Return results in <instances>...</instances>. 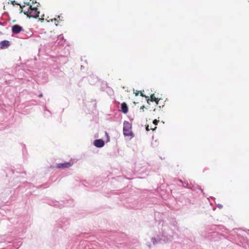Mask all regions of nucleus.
Instances as JSON below:
<instances>
[{"mask_svg": "<svg viewBox=\"0 0 249 249\" xmlns=\"http://www.w3.org/2000/svg\"><path fill=\"white\" fill-rule=\"evenodd\" d=\"M171 230L166 227H164L162 229V232L160 235H158L157 237H152L151 241L153 245H156L160 243H166V242L171 240L172 238V235L171 234Z\"/></svg>", "mask_w": 249, "mask_h": 249, "instance_id": "f257e3e1", "label": "nucleus"}, {"mask_svg": "<svg viewBox=\"0 0 249 249\" xmlns=\"http://www.w3.org/2000/svg\"><path fill=\"white\" fill-rule=\"evenodd\" d=\"M23 13L25 15H27L29 18H35L39 17L40 13L36 7H32L31 5H30L27 11H24Z\"/></svg>", "mask_w": 249, "mask_h": 249, "instance_id": "f03ea898", "label": "nucleus"}, {"mask_svg": "<svg viewBox=\"0 0 249 249\" xmlns=\"http://www.w3.org/2000/svg\"><path fill=\"white\" fill-rule=\"evenodd\" d=\"M131 124L128 121H124L123 127V133L125 136H132V137H134V134H133L131 131Z\"/></svg>", "mask_w": 249, "mask_h": 249, "instance_id": "7ed1b4c3", "label": "nucleus"}, {"mask_svg": "<svg viewBox=\"0 0 249 249\" xmlns=\"http://www.w3.org/2000/svg\"><path fill=\"white\" fill-rule=\"evenodd\" d=\"M22 30H23L22 27L18 24L14 25L12 28V32L13 34H18Z\"/></svg>", "mask_w": 249, "mask_h": 249, "instance_id": "20e7f679", "label": "nucleus"}, {"mask_svg": "<svg viewBox=\"0 0 249 249\" xmlns=\"http://www.w3.org/2000/svg\"><path fill=\"white\" fill-rule=\"evenodd\" d=\"M93 144L96 147L101 148L104 146L105 142L102 139H97L94 141Z\"/></svg>", "mask_w": 249, "mask_h": 249, "instance_id": "39448f33", "label": "nucleus"}, {"mask_svg": "<svg viewBox=\"0 0 249 249\" xmlns=\"http://www.w3.org/2000/svg\"><path fill=\"white\" fill-rule=\"evenodd\" d=\"M72 165V163L71 162H66L62 163L57 164L56 167L58 168H69Z\"/></svg>", "mask_w": 249, "mask_h": 249, "instance_id": "423d86ee", "label": "nucleus"}, {"mask_svg": "<svg viewBox=\"0 0 249 249\" xmlns=\"http://www.w3.org/2000/svg\"><path fill=\"white\" fill-rule=\"evenodd\" d=\"M10 45V41L8 40H3L0 42V49H4L9 47Z\"/></svg>", "mask_w": 249, "mask_h": 249, "instance_id": "0eeeda50", "label": "nucleus"}, {"mask_svg": "<svg viewBox=\"0 0 249 249\" xmlns=\"http://www.w3.org/2000/svg\"><path fill=\"white\" fill-rule=\"evenodd\" d=\"M122 111L124 113H126L128 112V107L125 103H123L121 105Z\"/></svg>", "mask_w": 249, "mask_h": 249, "instance_id": "6e6552de", "label": "nucleus"}, {"mask_svg": "<svg viewBox=\"0 0 249 249\" xmlns=\"http://www.w3.org/2000/svg\"><path fill=\"white\" fill-rule=\"evenodd\" d=\"M151 97V99H150V101H155L156 104L158 105V102H159V99H158V98H156L154 96V94H153L151 95L150 96Z\"/></svg>", "mask_w": 249, "mask_h": 249, "instance_id": "1a4fd4ad", "label": "nucleus"}, {"mask_svg": "<svg viewBox=\"0 0 249 249\" xmlns=\"http://www.w3.org/2000/svg\"><path fill=\"white\" fill-rule=\"evenodd\" d=\"M141 96L142 97H145V98L147 99V103H149V99H148V96L143 95V93H142V92L141 93Z\"/></svg>", "mask_w": 249, "mask_h": 249, "instance_id": "9d476101", "label": "nucleus"}, {"mask_svg": "<svg viewBox=\"0 0 249 249\" xmlns=\"http://www.w3.org/2000/svg\"><path fill=\"white\" fill-rule=\"evenodd\" d=\"M156 128H157V127L155 126L154 128H149V125H147L146 126V131H149L150 129H153L154 130H155L156 129Z\"/></svg>", "mask_w": 249, "mask_h": 249, "instance_id": "9b49d317", "label": "nucleus"}, {"mask_svg": "<svg viewBox=\"0 0 249 249\" xmlns=\"http://www.w3.org/2000/svg\"><path fill=\"white\" fill-rule=\"evenodd\" d=\"M159 123V121L155 119L153 121V123L155 124V125H157L158 124V123Z\"/></svg>", "mask_w": 249, "mask_h": 249, "instance_id": "f8f14e48", "label": "nucleus"}, {"mask_svg": "<svg viewBox=\"0 0 249 249\" xmlns=\"http://www.w3.org/2000/svg\"><path fill=\"white\" fill-rule=\"evenodd\" d=\"M105 134H106V136L107 137V141H109V136H108V133L107 132H106Z\"/></svg>", "mask_w": 249, "mask_h": 249, "instance_id": "ddd939ff", "label": "nucleus"}, {"mask_svg": "<svg viewBox=\"0 0 249 249\" xmlns=\"http://www.w3.org/2000/svg\"><path fill=\"white\" fill-rule=\"evenodd\" d=\"M134 93H135V95L136 96H138L139 95V91H136V92H134Z\"/></svg>", "mask_w": 249, "mask_h": 249, "instance_id": "4468645a", "label": "nucleus"}, {"mask_svg": "<svg viewBox=\"0 0 249 249\" xmlns=\"http://www.w3.org/2000/svg\"><path fill=\"white\" fill-rule=\"evenodd\" d=\"M217 206H218V207L219 208H222V207H223V206H222V205H221V204H218V205H217Z\"/></svg>", "mask_w": 249, "mask_h": 249, "instance_id": "2eb2a0df", "label": "nucleus"}, {"mask_svg": "<svg viewBox=\"0 0 249 249\" xmlns=\"http://www.w3.org/2000/svg\"><path fill=\"white\" fill-rule=\"evenodd\" d=\"M43 96V94H40L39 95H38V97L39 98H41Z\"/></svg>", "mask_w": 249, "mask_h": 249, "instance_id": "dca6fc26", "label": "nucleus"}, {"mask_svg": "<svg viewBox=\"0 0 249 249\" xmlns=\"http://www.w3.org/2000/svg\"><path fill=\"white\" fill-rule=\"evenodd\" d=\"M144 108H145V107L144 106H142L141 107V109H143Z\"/></svg>", "mask_w": 249, "mask_h": 249, "instance_id": "f3484780", "label": "nucleus"}, {"mask_svg": "<svg viewBox=\"0 0 249 249\" xmlns=\"http://www.w3.org/2000/svg\"><path fill=\"white\" fill-rule=\"evenodd\" d=\"M12 3L13 4L15 3V4H18V3H17L16 2V1H12Z\"/></svg>", "mask_w": 249, "mask_h": 249, "instance_id": "a211bd4d", "label": "nucleus"}, {"mask_svg": "<svg viewBox=\"0 0 249 249\" xmlns=\"http://www.w3.org/2000/svg\"><path fill=\"white\" fill-rule=\"evenodd\" d=\"M25 4H26L28 5H30V4L29 2H25Z\"/></svg>", "mask_w": 249, "mask_h": 249, "instance_id": "6ab92c4d", "label": "nucleus"}, {"mask_svg": "<svg viewBox=\"0 0 249 249\" xmlns=\"http://www.w3.org/2000/svg\"><path fill=\"white\" fill-rule=\"evenodd\" d=\"M20 7L21 8H22L23 6H22L21 5H20Z\"/></svg>", "mask_w": 249, "mask_h": 249, "instance_id": "aec40b11", "label": "nucleus"}, {"mask_svg": "<svg viewBox=\"0 0 249 249\" xmlns=\"http://www.w3.org/2000/svg\"><path fill=\"white\" fill-rule=\"evenodd\" d=\"M0 25H3V23L0 22Z\"/></svg>", "mask_w": 249, "mask_h": 249, "instance_id": "412c9836", "label": "nucleus"}, {"mask_svg": "<svg viewBox=\"0 0 249 249\" xmlns=\"http://www.w3.org/2000/svg\"><path fill=\"white\" fill-rule=\"evenodd\" d=\"M179 182H182V180H179Z\"/></svg>", "mask_w": 249, "mask_h": 249, "instance_id": "4be33fe9", "label": "nucleus"}, {"mask_svg": "<svg viewBox=\"0 0 249 249\" xmlns=\"http://www.w3.org/2000/svg\"><path fill=\"white\" fill-rule=\"evenodd\" d=\"M53 20L55 21L57 20V19L56 18H54Z\"/></svg>", "mask_w": 249, "mask_h": 249, "instance_id": "5701e85b", "label": "nucleus"}, {"mask_svg": "<svg viewBox=\"0 0 249 249\" xmlns=\"http://www.w3.org/2000/svg\"><path fill=\"white\" fill-rule=\"evenodd\" d=\"M22 12H23V11H22V10H21V11L20 12V13H22Z\"/></svg>", "mask_w": 249, "mask_h": 249, "instance_id": "b1692460", "label": "nucleus"}]
</instances>
